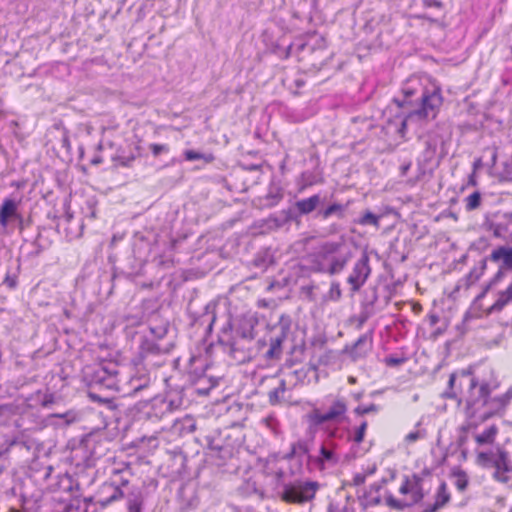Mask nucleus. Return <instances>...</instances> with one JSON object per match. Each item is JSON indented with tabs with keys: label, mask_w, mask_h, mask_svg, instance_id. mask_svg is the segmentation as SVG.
I'll list each match as a JSON object with an SVG mask.
<instances>
[{
	"label": "nucleus",
	"mask_w": 512,
	"mask_h": 512,
	"mask_svg": "<svg viewBox=\"0 0 512 512\" xmlns=\"http://www.w3.org/2000/svg\"><path fill=\"white\" fill-rule=\"evenodd\" d=\"M481 411L485 410L477 406L474 401L466 399V418L458 428V446L465 454L469 441L473 440L476 464L484 469L493 470L494 480L508 483L511 480L512 461L501 445H495L499 427L496 424L482 425L493 415H482Z\"/></svg>",
	"instance_id": "nucleus-1"
},
{
	"label": "nucleus",
	"mask_w": 512,
	"mask_h": 512,
	"mask_svg": "<svg viewBox=\"0 0 512 512\" xmlns=\"http://www.w3.org/2000/svg\"><path fill=\"white\" fill-rule=\"evenodd\" d=\"M441 89L437 86L425 88L416 77L408 79L402 86V98L393 99L387 112L394 115L389 120V129L404 137L408 124L434 120L442 106Z\"/></svg>",
	"instance_id": "nucleus-2"
},
{
	"label": "nucleus",
	"mask_w": 512,
	"mask_h": 512,
	"mask_svg": "<svg viewBox=\"0 0 512 512\" xmlns=\"http://www.w3.org/2000/svg\"><path fill=\"white\" fill-rule=\"evenodd\" d=\"M459 378V384L468 386V396L466 399L474 401L477 406H480L485 411H481L482 415H495L505 409L512 399V387H510L503 395L491 397L490 385L487 382L478 383L477 379L465 370L460 373H452L448 381V389L444 392L443 396L446 398H457V391L455 390L456 380Z\"/></svg>",
	"instance_id": "nucleus-3"
},
{
	"label": "nucleus",
	"mask_w": 512,
	"mask_h": 512,
	"mask_svg": "<svg viewBox=\"0 0 512 512\" xmlns=\"http://www.w3.org/2000/svg\"><path fill=\"white\" fill-rule=\"evenodd\" d=\"M352 258V251L344 241H327L313 255V270L336 275L341 273Z\"/></svg>",
	"instance_id": "nucleus-4"
},
{
	"label": "nucleus",
	"mask_w": 512,
	"mask_h": 512,
	"mask_svg": "<svg viewBox=\"0 0 512 512\" xmlns=\"http://www.w3.org/2000/svg\"><path fill=\"white\" fill-rule=\"evenodd\" d=\"M348 402L346 398L335 395H328L324 398L322 408L314 407L305 418L308 423V433L311 440L314 439L318 427L329 424L340 425L347 419Z\"/></svg>",
	"instance_id": "nucleus-5"
},
{
	"label": "nucleus",
	"mask_w": 512,
	"mask_h": 512,
	"mask_svg": "<svg viewBox=\"0 0 512 512\" xmlns=\"http://www.w3.org/2000/svg\"><path fill=\"white\" fill-rule=\"evenodd\" d=\"M106 469L109 478L98 492L97 503L101 507L122 499L125 495L124 488L128 487L132 476L129 465L124 462H113Z\"/></svg>",
	"instance_id": "nucleus-6"
},
{
	"label": "nucleus",
	"mask_w": 512,
	"mask_h": 512,
	"mask_svg": "<svg viewBox=\"0 0 512 512\" xmlns=\"http://www.w3.org/2000/svg\"><path fill=\"white\" fill-rule=\"evenodd\" d=\"M123 376L124 368L114 361L104 360L83 369V380L91 388L118 392L120 378Z\"/></svg>",
	"instance_id": "nucleus-7"
},
{
	"label": "nucleus",
	"mask_w": 512,
	"mask_h": 512,
	"mask_svg": "<svg viewBox=\"0 0 512 512\" xmlns=\"http://www.w3.org/2000/svg\"><path fill=\"white\" fill-rule=\"evenodd\" d=\"M399 493L403 496L400 499L393 495L386 497V503L390 507L401 510L419 503L424 498L423 479L415 474L412 477H406L399 488Z\"/></svg>",
	"instance_id": "nucleus-8"
},
{
	"label": "nucleus",
	"mask_w": 512,
	"mask_h": 512,
	"mask_svg": "<svg viewBox=\"0 0 512 512\" xmlns=\"http://www.w3.org/2000/svg\"><path fill=\"white\" fill-rule=\"evenodd\" d=\"M443 138L437 132H429L424 141L425 148L417 159L418 174L416 181L426 176H432L435 168L438 166L436 155L438 147L443 144Z\"/></svg>",
	"instance_id": "nucleus-9"
},
{
	"label": "nucleus",
	"mask_w": 512,
	"mask_h": 512,
	"mask_svg": "<svg viewBox=\"0 0 512 512\" xmlns=\"http://www.w3.org/2000/svg\"><path fill=\"white\" fill-rule=\"evenodd\" d=\"M319 484L316 481L295 480L282 484L280 499L289 504H304L314 499Z\"/></svg>",
	"instance_id": "nucleus-10"
},
{
	"label": "nucleus",
	"mask_w": 512,
	"mask_h": 512,
	"mask_svg": "<svg viewBox=\"0 0 512 512\" xmlns=\"http://www.w3.org/2000/svg\"><path fill=\"white\" fill-rule=\"evenodd\" d=\"M151 384V377L145 367L131 369L129 372L124 368V376L120 378L118 393L122 396H132L146 389Z\"/></svg>",
	"instance_id": "nucleus-11"
},
{
	"label": "nucleus",
	"mask_w": 512,
	"mask_h": 512,
	"mask_svg": "<svg viewBox=\"0 0 512 512\" xmlns=\"http://www.w3.org/2000/svg\"><path fill=\"white\" fill-rule=\"evenodd\" d=\"M53 402L54 397L52 394L42 393L40 390H38L27 397H17L14 400V403L10 406L9 410L15 414L33 415V410H36L39 407L47 408Z\"/></svg>",
	"instance_id": "nucleus-12"
},
{
	"label": "nucleus",
	"mask_w": 512,
	"mask_h": 512,
	"mask_svg": "<svg viewBox=\"0 0 512 512\" xmlns=\"http://www.w3.org/2000/svg\"><path fill=\"white\" fill-rule=\"evenodd\" d=\"M370 258L367 252H363L359 259L354 263L353 268L347 277V283L352 292H358L368 280L371 274L369 264Z\"/></svg>",
	"instance_id": "nucleus-13"
},
{
	"label": "nucleus",
	"mask_w": 512,
	"mask_h": 512,
	"mask_svg": "<svg viewBox=\"0 0 512 512\" xmlns=\"http://www.w3.org/2000/svg\"><path fill=\"white\" fill-rule=\"evenodd\" d=\"M489 260L498 265V271L491 280V284H497L512 271V246H498L492 250Z\"/></svg>",
	"instance_id": "nucleus-14"
},
{
	"label": "nucleus",
	"mask_w": 512,
	"mask_h": 512,
	"mask_svg": "<svg viewBox=\"0 0 512 512\" xmlns=\"http://www.w3.org/2000/svg\"><path fill=\"white\" fill-rule=\"evenodd\" d=\"M341 461V454L329 451L325 446L320 444L318 452L309 456V466L313 470L324 471L335 467Z\"/></svg>",
	"instance_id": "nucleus-15"
},
{
	"label": "nucleus",
	"mask_w": 512,
	"mask_h": 512,
	"mask_svg": "<svg viewBox=\"0 0 512 512\" xmlns=\"http://www.w3.org/2000/svg\"><path fill=\"white\" fill-rule=\"evenodd\" d=\"M367 427V421H362L360 425L354 429H347V441L351 442V448L345 455L346 459H355L365 454V450L360 448V444L364 441Z\"/></svg>",
	"instance_id": "nucleus-16"
},
{
	"label": "nucleus",
	"mask_w": 512,
	"mask_h": 512,
	"mask_svg": "<svg viewBox=\"0 0 512 512\" xmlns=\"http://www.w3.org/2000/svg\"><path fill=\"white\" fill-rule=\"evenodd\" d=\"M488 229L494 237L505 238L506 234L512 230V212H496L488 221Z\"/></svg>",
	"instance_id": "nucleus-17"
},
{
	"label": "nucleus",
	"mask_w": 512,
	"mask_h": 512,
	"mask_svg": "<svg viewBox=\"0 0 512 512\" xmlns=\"http://www.w3.org/2000/svg\"><path fill=\"white\" fill-rule=\"evenodd\" d=\"M13 221H22L19 202L12 198H5L0 206V225L3 229H7Z\"/></svg>",
	"instance_id": "nucleus-18"
},
{
	"label": "nucleus",
	"mask_w": 512,
	"mask_h": 512,
	"mask_svg": "<svg viewBox=\"0 0 512 512\" xmlns=\"http://www.w3.org/2000/svg\"><path fill=\"white\" fill-rule=\"evenodd\" d=\"M310 443L308 440L300 438L297 441L291 443L289 452L284 456L285 459L291 460L293 458L307 457V465L309 466Z\"/></svg>",
	"instance_id": "nucleus-19"
},
{
	"label": "nucleus",
	"mask_w": 512,
	"mask_h": 512,
	"mask_svg": "<svg viewBox=\"0 0 512 512\" xmlns=\"http://www.w3.org/2000/svg\"><path fill=\"white\" fill-rule=\"evenodd\" d=\"M373 338L372 332L365 333L361 335L358 340L355 342L351 355L353 358H362L365 357L372 349Z\"/></svg>",
	"instance_id": "nucleus-20"
},
{
	"label": "nucleus",
	"mask_w": 512,
	"mask_h": 512,
	"mask_svg": "<svg viewBox=\"0 0 512 512\" xmlns=\"http://www.w3.org/2000/svg\"><path fill=\"white\" fill-rule=\"evenodd\" d=\"M343 434L339 433V429L337 427H325L324 428V437L321 440L320 444L325 446L329 451H333L334 453H340L339 448L340 445L338 443V439H341Z\"/></svg>",
	"instance_id": "nucleus-21"
},
{
	"label": "nucleus",
	"mask_w": 512,
	"mask_h": 512,
	"mask_svg": "<svg viewBox=\"0 0 512 512\" xmlns=\"http://www.w3.org/2000/svg\"><path fill=\"white\" fill-rule=\"evenodd\" d=\"M322 203L323 201L321 196L319 194H314L308 198L296 201L295 208L300 215H307L315 211Z\"/></svg>",
	"instance_id": "nucleus-22"
},
{
	"label": "nucleus",
	"mask_w": 512,
	"mask_h": 512,
	"mask_svg": "<svg viewBox=\"0 0 512 512\" xmlns=\"http://www.w3.org/2000/svg\"><path fill=\"white\" fill-rule=\"evenodd\" d=\"M144 496L139 488H133L126 496L127 512H142Z\"/></svg>",
	"instance_id": "nucleus-23"
},
{
	"label": "nucleus",
	"mask_w": 512,
	"mask_h": 512,
	"mask_svg": "<svg viewBox=\"0 0 512 512\" xmlns=\"http://www.w3.org/2000/svg\"><path fill=\"white\" fill-rule=\"evenodd\" d=\"M346 206L340 203H331L324 209L318 210V216L323 220H327L332 216H336L339 219L344 218Z\"/></svg>",
	"instance_id": "nucleus-24"
},
{
	"label": "nucleus",
	"mask_w": 512,
	"mask_h": 512,
	"mask_svg": "<svg viewBox=\"0 0 512 512\" xmlns=\"http://www.w3.org/2000/svg\"><path fill=\"white\" fill-rule=\"evenodd\" d=\"M510 302H512V282L505 290H502L497 294V299L490 307L489 311H501Z\"/></svg>",
	"instance_id": "nucleus-25"
},
{
	"label": "nucleus",
	"mask_w": 512,
	"mask_h": 512,
	"mask_svg": "<svg viewBox=\"0 0 512 512\" xmlns=\"http://www.w3.org/2000/svg\"><path fill=\"white\" fill-rule=\"evenodd\" d=\"M379 487L378 486H371L369 491H364L361 495H358V498L361 502V505L363 507H369V506H375L380 503V496L378 494Z\"/></svg>",
	"instance_id": "nucleus-26"
},
{
	"label": "nucleus",
	"mask_w": 512,
	"mask_h": 512,
	"mask_svg": "<svg viewBox=\"0 0 512 512\" xmlns=\"http://www.w3.org/2000/svg\"><path fill=\"white\" fill-rule=\"evenodd\" d=\"M164 350L161 346L152 339H144L140 345V356L143 360L148 358L150 355H159Z\"/></svg>",
	"instance_id": "nucleus-27"
},
{
	"label": "nucleus",
	"mask_w": 512,
	"mask_h": 512,
	"mask_svg": "<svg viewBox=\"0 0 512 512\" xmlns=\"http://www.w3.org/2000/svg\"><path fill=\"white\" fill-rule=\"evenodd\" d=\"M169 411L167 409V405L165 404V399L163 396L154 397L151 403V409L148 412L149 417H155L160 419L168 414Z\"/></svg>",
	"instance_id": "nucleus-28"
},
{
	"label": "nucleus",
	"mask_w": 512,
	"mask_h": 512,
	"mask_svg": "<svg viewBox=\"0 0 512 512\" xmlns=\"http://www.w3.org/2000/svg\"><path fill=\"white\" fill-rule=\"evenodd\" d=\"M350 497L332 501L329 504L328 512H355Z\"/></svg>",
	"instance_id": "nucleus-29"
},
{
	"label": "nucleus",
	"mask_w": 512,
	"mask_h": 512,
	"mask_svg": "<svg viewBox=\"0 0 512 512\" xmlns=\"http://www.w3.org/2000/svg\"><path fill=\"white\" fill-rule=\"evenodd\" d=\"M283 336L271 338L270 347L265 353L267 359H278L282 353Z\"/></svg>",
	"instance_id": "nucleus-30"
},
{
	"label": "nucleus",
	"mask_w": 512,
	"mask_h": 512,
	"mask_svg": "<svg viewBox=\"0 0 512 512\" xmlns=\"http://www.w3.org/2000/svg\"><path fill=\"white\" fill-rule=\"evenodd\" d=\"M278 461L273 458L269 459L266 466V472L270 475H274L277 481V484H281L283 481L285 472L281 467L277 466Z\"/></svg>",
	"instance_id": "nucleus-31"
},
{
	"label": "nucleus",
	"mask_w": 512,
	"mask_h": 512,
	"mask_svg": "<svg viewBox=\"0 0 512 512\" xmlns=\"http://www.w3.org/2000/svg\"><path fill=\"white\" fill-rule=\"evenodd\" d=\"M184 157L187 161L204 160L206 163H210L214 160L213 154H203L194 150H186Z\"/></svg>",
	"instance_id": "nucleus-32"
},
{
	"label": "nucleus",
	"mask_w": 512,
	"mask_h": 512,
	"mask_svg": "<svg viewBox=\"0 0 512 512\" xmlns=\"http://www.w3.org/2000/svg\"><path fill=\"white\" fill-rule=\"evenodd\" d=\"M481 194L478 191L473 192L469 196L465 198V208L467 211H473L480 207L481 205Z\"/></svg>",
	"instance_id": "nucleus-33"
},
{
	"label": "nucleus",
	"mask_w": 512,
	"mask_h": 512,
	"mask_svg": "<svg viewBox=\"0 0 512 512\" xmlns=\"http://www.w3.org/2000/svg\"><path fill=\"white\" fill-rule=\"evenodd\" d=\"M286 390L285 382L282 380L278 387L271 390L268 394L269 402L272 405L278 404L280 402L281 396L284 394Z\"/></svg>",
	"instance_id": "nucleus-34"
},
{
	"label": "nucleus",
	"mask_w": 512,
	"mask_h": 512,
	"mask_svg": "<svg viewBox=\"0 0 512 512\" xmlns=\"http://www.w3.org/2000/svg\"><path fill=\"white\" fill-rule=\"evenodd\" d=\"M379 219L380 217L372 213L371 211H366L363 216L359 219V224L361 225H372L376 228L379 227Z\"/></svg>",
	"instance_id": "nucleus-35"
},
{
	"label": "nucleus",
	"mask_w": 512,
	"mask_h": 512,
	"mask_svg": "<svg viewBox=\"0 0 512 512\" xmlns=\"http://www.w3.org/2000/svg\"><path fill=\"white\" fill-rule=\"evenodd\" d=\"M375 471H376V466L373 465V466L369 467L365 472L356 473L352 479L353 485L360 486V485L364 484L366 477L368 475L374 474Z\"/></svg>",
	"instance_id": "nucleus-36"
},
{
	"label": "nucleus",
	"mask_w": 512,
	"mask_h": 512,
	"mask_svg": "<svg viewBox=\"0 0 512 512\" xmlns=\"http://www.w3.org/2000/svg\"><path fill=\"white\" fill-rule=\"evenodd\" d=\"M135 155L129 154V155H116L113 157V161L115 162L116 166L121 167H131L132 163L135 160Z\"/></svg>",
	"instance_id": "nucleus-37"
},
{
	"label": "nucleus",
	"mask_w": 512,
	"mask_h": 512,
	"mask_svg": "<svg viewBox=\"0 0 512 512\" xmlns=\"http://www.w3.org/2000/svg\"><path fill=\"white\" fill-rule=\"evenodd\" d=\"M163 398L165 399V404L167 405L169 413L177 410L182 405V400L178 396L169 394Z\"/></svg>",
	"instance_id": "nucleus-38"
},
{
	"label": "nucleus",
	"mask_w": 512,
	"mask_h": 512,
	"mask_svg": "<svg viewBox=\"0 0 512 512\" xmlns=\"http://www.w3.org/2000/svg\"><path fill=\"white\" fill-rule=\"evenodd\" d=\"M426 436V432L425 430L423 429H415L411 432H409L406 436H405V441L407 443H413L419 439H422Z\"/></svg>",
	"instance_id": "nucleus-39"
},
{
	"label": "nucleus",
	"mask_w": 512,
	"mask_h": 512,
	"mask_svg": "<svg viewBox=\"0 0 512 512\" xmlns=\"http://www.w3.org/2000/svg\"><path fill=\"white\" fill-rule=\"evenodd\" d=\"M377 411H378V407L375 404H370L367 406L359 405L354 409V413L356 415H365V414H369V413L377 412Z\"/></svg>",
	"instance_id": "nucleus-40"
},
{
	"label": "nucleus",
	"mask_w": 512,
	"mask_h": 512,
	"mask_svg": "<svg viewBox=\"0 0 512 512\" xmlns=\"http://www.w3.org/2000/svg\"><path fill=\"white\" fill-rule=\"evenodd\" d=\"M341 294L340 284L338 282H332L329 289V298L337 301L340 299Z\"/></svg>",
	"instance_id": "nucleus-41"
},
{
	"label": "nucleus",
	"mask_w": 512,
	"mask_h": 512,
	"mask_svg": "<svg viewBox=\"0 0 512 512\" xmlns=\"http://www.w3.org/2000/svg\"><path fill=\"white\" fill-rule=\"evenodd\" d=\"M150 150L152 152V154L157 157L159 156L161 153H167L169 151V147L165 144H151L150 145Z\"/></svg>",
	"instance_id": "nucleus-42"
},
{
	"label": "nucleus",
	"mask_w": 512,
	"mask_h": 512,
	"mask_svg": "<svg viewBox=\"0 0 512 512\" xmlns=\"http://www.w3.org/2000/svg\"><path fill=\"white\" fill-rule=\"evenodd\" d=\"M455 484H456V487L458 488V490L463 491L466 489V487L468 485V481H467L466 477L464 475H462L457 478Z\"/></svg>",
	"instance_id": "nucleus-43"
},
{
	"label": "nucleus",
	"mask_w": 512,
	"mask_h": 512,
	"mask_svg": "<svg viewBox=\"0 0 512 512\" xmlns=\"http://www.w3.org/2000/svg\"><path fill=\"white\" fill-rule=\"evenodd\" d=\"M424 7H436V8H442L443 4L439 0H422Z\"/></svg>",
	"instance_id": "nucleus-44"
},
{
	"label": "nucleus",
	"mask_w": 512,
	"mask_h": 512,
	"mask_svg": "<svg viewBox=\"0 0 512 512\" xmlns=\"http://www.w3.org/2000/svg\"><path fill=\"white\" fill-rule=\"evenodd\" d=\"M402 362H403V359H400V358H393V357L386 358V363L391 366L399 365Z\"/></svg>",
	"instance_id": "nucleus-45"
},
{
	"label": "nucleus",
	"mask_w": 512,
	"mask_h": 512,
	"mask_svg": "<svg viewBox=\"0 0 512 512\" xmlns=\"http://www.w3.org/2000/svg\"><path fill=\"white\" fill-rule=\"evenodd\" d=\"M411 162L408 161L404 164L401 165L400 167V172H401V176H405L407 174V172L409 171V169L411 168Z\"/></svg>",
	"instance_id": "nucleus-46"
},
{
	"label": "nucleus",
	"mask_w": 512,
	"mask_h": 512,
	"mask_svg": "<svg viewBox=\"0 0 512 512\" xmlns=\"http://www.w3.org/2000/svg\"><path fill=\"white\" fill-rule=\"evenodd\" d=\"M428 319L431 326H435L439 322V316L437 314H430Z\"/></svg>",
	"instance_id": "nucleus-47"
},
{
	"label": "nucleus",
	"mask_w": 512,
	"mask_h": 512,
	"mask_svg": "<svg viewBox=\"0 0 512 512\" xmlns=\"http://www.w3.org/2000/svg\"><path fill=\"white\" fill-rule=\"evenodd\" d=\"M4 282L11 288H14L16 286V280L11 279L10 277H6Z\"/></svg>",
	"instance_id": "nucleus-48"
},
{
	"label": "nucleus",
	"mask_w": 512,
	"mask_h": 512,
	"mask_svg": "<svg viewBox=\"0 0 512 512\" xmlns=\"http://www.w3.org/2000/svg\"><path fill=\"white\" fill-rule=\"evenodd\" d=\"M89 396L92 400H95V401H102V398L99 397L98 395H96L95 393H89Z\"/></svg>",
	"instance_id": "nucleus-49"
},
{
	"label": "nucleus",
	"mask_w": 512,
	"mask_h": 512,
	"mask_svg": "<svg viewBox=\"0 0 512 512\" xmlns=\"http://www.w3.org/2000/svg\"><path fill=\"white\" fill-rule=\"evenodd\" d=\"M417 18H419V19H427V20H429V21H433V20H432L431 18H429L427 15H419V16H417Z\"/></svg>",
	"instance_id": "nucleus-50"
},
{
	"label": "nucleus",
	"mask_w": 512,
	"mask_h": 512,
	"mask_svg": "<svg viewBox=\"0 0 512 512\" xmlns=\"http://www.w3.org/2000/svg\"><path fill=\"white\" fill-rule=\"evenodd\" d=\"M92 163H93V164H99V163H101V159H100L99 157H96V158H94V159L92 160Z\"/></svg>",
	"instance_id": "nucleus-51"
},
{
	"label": "nucleus",
	"mask_w": 512,
	"mask_h": 512,
	"mask_svg": "<svg viewBox=\"0 0 512 512\" xmlns=\"http://www.w3.org/2000/svg\"><path fill=\"white\" fill-rule=\"evenodd\" d=\"M69 415H70V413H67V414H57L55 416L59 417V418H67Z\"/></svg>",
	"instance_id": "nucleus-52"
},
{
	"label": "nucleus",
	"mask_w": 512,
	"mask_h": 512,
	"mask_svg": "<svg viewBox=\"0 0 512 512\" xmlns=\"http://www.w3.org/2000/svg\"><path fill=\"white\" fill-rule=\"evenodd\" d=\"M470 182L472 183V185H475V181L473 180V175H471V177H470Z\"/></svg>",
	"instance_id": "nucleus-53"
},
{
	"label": "nucleus",
	"mask_w": 512,
	"mask_h": 512,
	"mask_svg": "<svg viewBox=\"0 0 512 512\" xmlns=\"http://www.w3.org/2000/svg\"><path fill=\"white\" fill-rule=\"evenodd\" d=\"M349 382H350V383H355V378L350 377V378H349Z\"/></svg>",
	"instance_id": "nucleus-54"
},
{
	"label": "nucleus",
	"mask_w": 512,
	"mask_h": 512,
	"mask_svg": "<svg viewBox=\"0 0 512 512\" xmlns=\"http://www.w3.org/2000/svg\"><path fill=\"white\" fill-rule=\"evenodd\" d=\"M214 320H215V316H213V317H212V321H211V323H210V326L212 325V323L214 322Z\"/></svg>",
	"instance_id": "nucleus-55"
}]
</instances>
